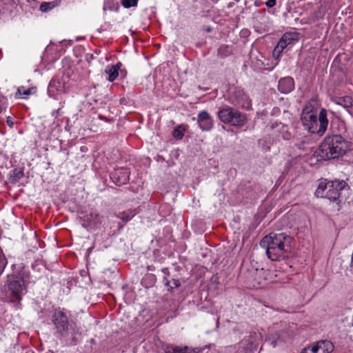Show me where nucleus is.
I'll use <instances>...</instances> for the list:
<instances>
[{"instance_id":"nucleus-1","label":"nucleus","mask_w":353,"mask_h":353,"mask_svg":"<svg viewBox=\"0 0 353 353\" xmlns=\"http://www.w3.org/2000/svg\"><path fill=\"white\" fill-rule=\"evenodd\" d=\"M336 123L339 134L327 136L316 151L317 156L323 160L339 159L351 150L352 143L345 139V135L343 136V134L346 132L344 121L339 119L332 121L331 123L332 128Z\"/></svg>"},{"instance_id":"nucleus-2","label":"nucleus","mask_w":353,"mask_h":353,"mask_svg":"<svg viewBox=\"0 0 353 353\" xmlns=\"http://www.w3.org/2000/svg\"><path fill=\"white\" fill-rule=\"evenodd\" d=\"M293 237L284 232H271L264 236L260 245L266 250L268 257L275 261L284 260L291 254Z\"/></svg>"},{"instance_id":"nucleus-3","label":"nucleus","mask_w":353,"mask_h":353,"mask_svg":"<svg viewBox=\"0 0 353 353\" xmlns=\"http://www.w3.org/2000/svg\"><path fill=\"white\" fill-rule=\"evenodd\" d=\"M30 281V272L23 264L12 265V273L7 276L5 298L9 302H20Z\"/></svg>"},{"instance_id":"nucleus-4","label":"nucleus","mask_w":353,"mask_h":353,"mask_svg":"<svg viewBox=\"0 0 353 353\" xmlns=\"http://www.w3.org/2000/svg\"><path fill=\"white\" fill-rule=\"evenodd\" d=\"M314 102L312 100L307 103L302 110L300 119L303 126L308 132L323 136L328 125L327 110L322 108L317 117V108L313 104Z\"/></svg>"},{"instance_id":"nucleus-5","label":"nucleus","mask_w":353,"mask_h":353,"mask_svg":"<svg viewBox=\"0 0 353 353\" xmlns=\"http://www.w3.org/2000/svg\"><path fill=\"white\" fill-rule=\"evenodd\" d=\"M346 185L347 184L343 180H334L327 182L326 180L321 181L315 192V195L317 197L326 198L335 202L339 201L340 191L343 190Z\"/></svg>"},{"instance_id":"nucleus-6","label":"nucleus","mask_w":353,"mask_h":353,"mask_svg":"<svg viewBox=\"0 0 353 353\" xmlns=\"http://www.w3.org/2000/svg\"><path fill=\"white\" fill-rule=\"evenodd\" d=\"M219 119L224 123L234 126H242L245 123L246 118L239 110L226 106L218 112Z\"/></svg>"},{"instance_id":"nucleus-7","label":"nucleus","mask_w":353,"mask_h":353,"mask_svg":"<svg viewBox=\"0 0 353 353\" xmlns=\"http://www.w3.org/2000/svg\"><path fill=\"white\" fill-rule=\"evenodd\" d=\"M52 322L56 330V332L61 337H65L68 334L69 321L68 317L63 310L55 309L52 315Z\"/></svg>"},{"instance_id":"nucleus-8","label":"nucleus","mask_w":353,"mask_h":353,"mask_svg":"<svg viewBox=\"0 0 353 353\" xmlns=\"http://www.w3.org/2000/svg\"><path fill=\"white\" fill-rule=\"evenodd\" d=\"M229 99L235 106L248 108L250 105V101L248 95L239 88H236L230 92Z\"/></svg>"},{"instance_id":"nucleus-9","label":"nucleus","mask_w":353,"mask_h":353,"mask_svg":"<svg viewBox=\"0 0 353 353\" xmlns=\"http://www.w3.org/2000/svg\"><path fill=\"white\" fill-rule=\"evenodd\" d=\"M334 349V346L330 341L321 340L305 347V351L310 350L312 353H331Z\"/></svg>"},{"instance_id":"nucleus-10","label":"nucleus","mask_w":353,"mask_h":353,"mask_svg":"<svg viewBox=\"0 0 353 353\" xmlns=\"http://www.w3.org/2000/svg\"><path fill=\"white\" fill-rule=\"evenodd\" d=\"M130 172L127 168H115L110 173V179L117 185L126 184L130 179Z\"/></svg>"},{"instance_id":"nucleus-11","label":"nucleus","mask_w":353,"mask_h":353,"mask_svg":"<svg viewBox=\"0 0 353 353\" xmlns=\"http://www.w3.org/2000/svg\"><path fill=\"white\" fill-rule=\"evenodd\" d=\"M100 216L96 212H90L89 214L79 216V220L82 222L81 225L85 228H88L92 225L101 223Z\"/></svg>"},{"instance_id":"nucleus-12","label":"nucleus","mask_w":353,"mask_h":353,"mask_svg":"<svg viewBox=\"0 0 353 353\" xmlns=\"http://www.w3.org/2000/svg\"><path fill=\"white\" fill-rule=\"evenodd\" d=\"M198 123L202 130H210L213 126V121L206 111H201L198 114Z\"/></svg>"},{"instance_id":"nucleus-13","label":"nucleus","mask_w":353,"mask_h":353,"mask_svg":"<svg viewBox=\"0 0 353 353\" xmlns=\"http://www.w3.org/2000/svg\"><path fill=\"white\" fill-rule=\"evenodd\" d=\"M294 89V81L293 78L286 77L279 81L278 90L283 94L291 92Z\"/></svg>"},{"instance_id":"nucleus-14","label":"nucleus","mask_w":353,"mask_h":353,"mask_svg":"<svg viewBox=\"0 0 353 353\" xmlns=\"http://www.w3.org/2000/svg\"><path fill=\"white\" fill-rule=\"evenodd\" d=\"M293 40L294 39L291 37L290 34H285L274 48V54L276 52L281 53Z\"/></svg>"},{"instance_id":"nucleus-15","label":"nucleus","mask_w":353,"mask_h":353,"mask_svg":"<svg viewBox=\"0 0 353 353\" xmlns=\"http://www.w3.org/2000/svg\"><path fill=\"white\" fill-rule=\"evenodd\" d=\"M63 85L59 80L52 79L48 85V92L50 97H54L57 92H61Z\"/></svg>"},{"instance_id":"nucleus-16","label":"nucleus","mask_w":353,"mask_h":353,"mask_svg":"<svg viewBox=\"0 0 353 353\" xmlns=\"http://www.w3.org/2000/svg\"><path fill=\"white\" fill-rule=\"evenodd\" d=\"M122 66L121 62H118L116 65H113L111 67H108L105 72L108 75V80L110 82L114 81L116 78L119 76V70Z\"/></svg>"},{"instance_id":"nucleus-17","label":"nucleus","mask_w":353,"mask_h":353,"mask_svg":"<svg viewBox=\"0 0 353 353\" xmlns=\"http://www.w3.org/2000/svg\"><path fill=\"white\" fill-rule=\"evenodd\" d=\"M157 281L156 276L153 274H146L141 279V284L145 288L153 286Z\"/></svg>"},{"instance_id":"nucleus-18","label":"nucleus","mask_w":353,"mask_h":353,"mask_svg":"<svg viewBox=\"0 0 353 353\" xmlns=\"http://www.w3.org/2000/svg\"><path fill=\"white\" fill-rule=\"evenodd\" d=\"M337 103L343 105L349 112L352 113L353 110V100L350 97L346 96L339 98Z\"/></svg>"},{"instance_id":"nucleus-19","label":"nucleus","mask_w":353,"mask_h":353,"mask_svg":"<svg viewBox=\"0 0 353 353\" xmlns=\"http://www.w3.org/2000/svg\"><path fill=\"white\" fill-rule=\"evenodd\" d=\"M163 282L164 285L168 287V291L170 292H172L174 288H179L181 285L180 281L176 279H172V285H170V281L168 280L167 276L163 277Z\"/></svg>"},{"instance_id":"nucleus-20","label":"nucleus","mask_w":353,"mask_h":353,"mask_svg":"<svg viewBox=\"0 0 353 353\" xmlns=\"http://www.w3.org/2000/svg\"><path fill=\"white\" fill-rule=\"evenodd\" d=\"M23 176H24V173H23V169L14 168L12 171V174L10 175V182L12 183H16L17 182H18L19 181V179L23 178Z\"/></svg>"},{"instance_id":"nucleus-21","label":"nucleus","mask_w":353,"mask_h":353,"mask_svg":"<svg viewBox=\"0 0 353 353\" xmlns=\"http://www.w3.org/2000/svg\"><path fill=\"white\" fill-rule=\"evenodd\" d=\"M185 130V125H179L176 127L172 132V136L176 140H181L184 136V131Z\"/></svg>"},{"instance_id":"nucleus-22","label":"nucleus","mask_w":353,"mask_h":353,"mask_svg":"<svg viewBox=\"0 0 353 353\" xmlns=\"http://www.w3.org/2000/svg\"><path fill=\"white\" fill-rule=\"evenodd\" d=\"M231 54V50L229 46L222 44L218 49V55L221 58H225Z\"/></svg>"},{"instance_id":"nucleus-23","label":"nucleus","mask_w":353,"mask_h":353,"mask_svg":"<svg viewBox=\"0 0 353 353\" xmlns=\"http://www.w3.org/2000/svg\"><path fill=\"white\" fill-rule=\"evenodd\" d=\"M6 264H7L6 259L3 253L1 248H0V275L3 273Z\"/></svg>"},{"instance_id":"nucleus-24","label":"nucleus","mask_w":353,"mask_h":353,"mask_svg":"<svg viewBox=\"0 0 353 353\" xmlns=\"http://www.w3.org/2000/svg\"><path fill=\"white\" fill-rule=\"evenodd\" d=\"M54 2H43L40 5V10L42 12H48L54 8Z\"/></svg>"},{"instance_id":"nucleus-25","label":"nucleus","mask_w":353,"mask_h":353,"mask_svg":"<svg viewBox=\"0 0 353 353\" xmlns=\"http://www.w3.org/2000/svg\"><path fill=\"white\" fill-rule=\"evenodd\" d=\"M138 0H122V5L125 8L134 7L137 5Z\"/></svg>"},{"instance_id":"nucleus-26","label":"nucleus","mask_w":353,"mask_h":353,"mask_svg":"<svg viewBox=\"0 0 353 353\" xmlns=\"http://www.w3.org/2000/svg\"><path fill=\"white\" fill-rule=\"evenodd\" d=\"M182 350L183 353H199L201 351L198 347L192 348L186 345L182 347Z\"/></svg>"},{"instance_id":"nucleus-27","label":"nucleus","mask_w":353,"mask_h":353,"mask_svg":"<svg viewBox=\"0 0 353 353\" xmlns=\"http://www.w3.org/2000/svg\"><path fill=\"white\" fill-rule=\"evenodd\" d=\"M32 88H29L26 90L23 86L19 87L17 89V94L21 95H29L31 94V90Z\"/></svg>"},{"instance_id":"nucleus-28","label":"nucleus","mask_w":353,"mask_h":353,"mask_svg":"<svg viewBox=\"0 0 353 353\" xmlns=\"http://www.w3.org/2000/svg\"><path fill=\"white\" fill-rule=\"evenodd\" d=\"M307 143L305 141H301L296 143V145L298 148L305 150H306L305 145Z\"/></svg>"},{"instance_id":"nucleus-29","label":"nucleus","mask_w":353,"mask_h":353,"mask_svg":"<svg viewBox=\"0 0 353 353\" xmlns=\"http://www.w3.org/2000/svg\"><path fill=\"white\" fill-rule=\"evenodd\" d=\"M174 345L172 344H168L165 345V353H173Z\"/></svg>"},{"instance_id":"nucleus-30","label":"nucleus","mask_w":353,"mask_h":353,"mask_svg":"<svg viewBox=\"0 0 353 353\" xmlns=\"http://www.w3.org/2000/svg\"><path fill=\"white\" fill-rule=\"evenodd\" d=\"M132 216L133 215L123 214L120 218L123 221L127 222L129 220H130L132 218Z\"/></svg>"},{"instance_id":"nucleus-31","label":"nucleus","mask_w":353,"mask_h":353,"mask_svg":"<svg viewBox=\"0 0 353 353\" xmlns=\"http://www.w3.org/2000/svg\"><path fill=\"white\" fill-rule=\"evenodd\" d=\"M276 4V0H268L265 2V6L268 8H272Z\"/></svg>"},{"instance_id":"nucleus-32","label":"nucleus","mask_w":353,"mask_h":353,"mask_svg":"<svg viewBox=\"0 0 353 353\" xmlns=\"http://www.w3.org/2000/svg\"><path fill=\"white\" fill-rule=\"evenodd\" d=\"M77 342H78V339H77V336H73L71 338L70 341L69 342V345H75L77 344Z\"/></svg>"},{"instance_id":"nucleus-33","label":"nucleus","mask_w":353,"mask_h":353,"mask_svg":"<svg viewBox=\"0 0 353 353\" xmlns=\"http://www.w3.org/2000/svg\"><path fill=\"white\" fill-rule=\"evenodd\" d=\"M173 353H183L182 347L174 345Z\"/></svg>"},{"instance_id":"nucleus-34","label":"nucleus","mask_w":353,"mask_h":353,"mask_svg":"<svg viewBox=\"0 0 353 353\" xmlns=\"http://www.w3.org/2000/svg\"><path fill=\"white\" fill-rule=\"evenodd\" d=\"M6 123L10 128H12L14 125V122L10 117L7 118Z\"/></svg>"},{"instance_id":"nucleus-35","label":"nucleus","mask_w":353,"mask_h":353,"mask_svg":"<svg viewBox=\"0 0 353 353\" xmlns=\"http://www.w3.org/2000/svg\"><path fill=\"white\" fill-rule=\"evenodd\" d=\"M162 272L166 275V276H169L170 275V272H169V270L168 268H164L161 270Z\"/></svg>"},{"instance_id":"nucleus-36","label":"nucleus","mask_w":353,"mask_h":353,"mask_svg":"<svg viewBox=\"0 0 353 353\" xmlns=\"http://www.w3.org/2000/svg\"><path fill=\"white\" fill-rule=\"evenodd\" d=\"M119 71L120 72V74H121V77L124 78L127 73L126 71L125 70H121V68Z\"/></svg>"},{"instance_id":"nucleus-37","label":"nucleus","mask_w":353,"mask_h":353,"mask_svg":"<svg viewBox=\"0 0 353 353\" xmlns=\"http://www.w3.org/2000/svg\"><path fill=\"white\" fill-rule=\"evenodd\" d=\"M205 31L208 32H210L212 31V28L208 26L205 28Z\"/></svg>"},{"instance_id":"nucleus-38","label":"nucleus","mask_w":353,"mask_h":353,"mask_svg":"<svg viewBox=\"0 0 353 353\" xmlns=\"http://www.w3.org/2000/svg\"><path fill=\"white\" fill-rule=\"evenodd\" d=\"M148 268L149 270H154V267L148 266Z\"/></svg>"},{"instance_id":"nucleus-39","label":"nucleus","mask_w":353,"mask_h":353,"mask_svg":"<svg viewBox=\"0 0 353 353\" xmlns=\"http://www.w3.org/2000/svg\"><path fill=\"white\" fill-rule=\"evenodd\" d=\"M285 139H290V137H285Z\"/></svg>"}]
</instances>
